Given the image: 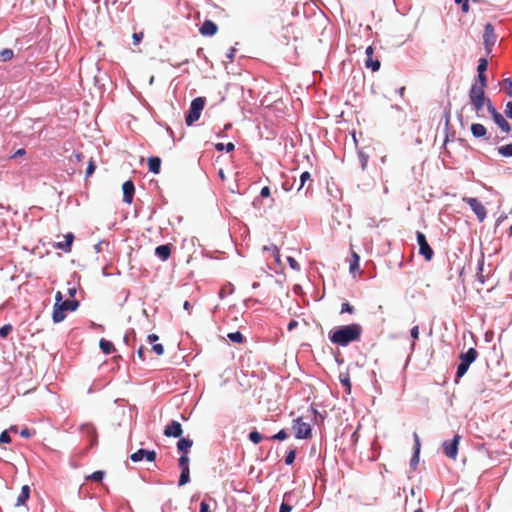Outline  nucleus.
Segmentation results:
<instances>
[{"label": "nucleus", "instance_id": "20e7f679", "mask_svg": "<svg viewBox=\"0 0 512 512\" xmlns=\"http://www.w3.org/2000/svg\"><path fill=\"white\" fill-rule=\"evenodd\" d=\"M469 99L475 111H481L486 101L485 89L482 87H477V84H473L469 91Z\"/></svg>", "mask_w": 512, "mask_h": 512}, {"label": "nucleus", "instance_id": "7c9ffc66", "mask_svg": "<svg viewBox=\"0 0 512 512\" xmlns=\"http://www.w3.org/2000/svg\"><path fill=\"white\" fill-rule=\"evenodd\" d=\"M502 88L508 96L512 97V80L510 78H505L502 81Z\"/></svg>", "mask_w": 512, "mask_h": 512}, {"label": "nucleus", "instance_id": "8fccbe9b", "mask_svg": "<svg viewBox=\"0 0 512 512\" xmlns=\"http://www.w3.org/2000/svg\"><path fill=\"white\" fill-rule=\"evenodd\" d=\"M413 437H414V440H415V457H417V455L419 454V451H420V438L418 436V434L415 432L413 434Z\"/></svg>", "mask_w": 512, "mask_h": 512}, {"label": "nucleus", "instance_id": "4468645a", "mask_svg": "<svg viewBox=\"0 0 512 512\" xmlns=\"http://www.w3.org/2000/svg\"><path fill=\"white\" fill-rule=\"evenodd\" d=\"M65 241L64 242H57L53 245L54 248L56 249H60L66 253H69L71 251V248H72V244H73V241L75 239L74 237V234L73 233H67L65 236Z\"/></svg>", "mask_w": 512, "mask_h": 512}, {"label": "nucleus", "instance_id": "cd10ccee", "mask_svg": "<svg viewBox=\"0 0 512 512\" xmlns=\"http://www.w3.org/2000/svg\"><path fill=\"white\" fill-rule=\"evenodd\" d=\"M104 471H95L93 472L92 474L88 475L85 477V479L87 481L91 480V481H96V482H101L104 478Z\"/></svg>", "mask_w": 512, "mask_h": 512}, {"label": "nucleus", "instance_id": "e433bc0d", "mask_svg": "<svg viewBox=\"0 0 512 512\" xmlns=\"http://www.w3.org/2000/svg\"><path fill=\"white\" fill-rule=\"evenodd\" d=\"M487 67H488L487 59L486 58H480L479 59V63H478V67H477L478 74H485V71L487 70Z\"/></svg>", "mask_w": 512, "mask_h": 512}, {"label": "nucleus", "instance_id": "6e6d98bb", "mask_svg": "<svg viewBox=\"0 0 512 512\" xmlns=\"http://www.w3.org/2000/svg\"><path fill=\"white\" fill-rule=\"evenodd\" d=\"M411 337L414 339V340H418L419 338V327L418 326H414L412 329H411Z\"/></svg>", "mask_w": 512, "mask_h": 512}, {"label": "nucleus", "instance_id": "5701e85b", "mask_svg": "<svg viewBox=\"0 0 512 512\" xmlns=\"http://www.w3.org/2000/svg\"><path fill=\"white\" fill-rule=\"evenodd\" d=\"M359 262H360V256L356 252L352 251L351 260L349 263L350 273L355 274L356 272L359 271V268H360Z\"/></svg>", "mask_w": 512, "mask_h": 512}, {"label": "nucleus", "instance_id": "bf43d9fd", "mask_svg": "<svg viewBox=\"0 0 512 512\" xmlns=\"http://www.w3.org/2000/svg\"><path fill=\"white\" fill-rule=\"evenodd\" d=\"M299 325V322L292 319L289 323H288V326H287V329L288 331H292L294 330L297 326Z\"/></svg>", "mask_w": 512, "mask_h": 512}, {"label": "nucleus", "instance_id": "2eb2a0df", "mask_svg": "<svg viewBox=\"0 0 512 512\" xmlns=\"http://www.w3.org/2000/svg\"><path fill=\"white\" fill-rule=\"evenodd\" d=\"M201 35L203 36H213L217 33L218 27L211 20H205L199 29Z\"/></svg>", "mask_w": 512, "mask_h": 512}, {"label": "nucleus", "instance_id": "a878e982", "mask_svg": "<svg viewBox=\"0 0 512 512\" xmlns=\"http://www.w3.org/2000/svg\"><path fill=\"white\" fill-rule=\"evenodd\" d=\"M228 339L234 343L242 344L245 341L243 334L239 331L228 333Z\"/></svg>", "mask_w": 512, "mask_h": 512}, {"label": "nucleus", "instance_id": "ddd939ff", "mask_svg": "<svg viewBox=\"0 0 512 512\" xmlns=\"http://www.w3.org/2000/svg\"><path fill=\"white\" fill-rule=\"evenodd\" d=\"M123 201L127 204H131L133 202L135 186L131 180H128L123 183Z\"/></svg>", "mask_w": 512, "mask_h": 512}, {"label": "nucleus", "instance_id": "393cba45", "mask_svg": "<svg viewBox=\"0 0 512 512\" xmlns=\"http://www.w3.org/2000/svg\"><path fill=\"white\" fill-rule=\"evenodd\" d=\"M100 349L104 354H111L115 351V347L111 341H108L106 339H101L99 342Z\"/></svg>", "mask_w": 512, "mask_h": 512}, {"label": "nucleus", "instance_id": "72a5a7b5", "mask_svg": "<svg viewBox=\"0 0 512 512\" xmlns=\"http://www.w3.org/2000/svg\"><path fill=\"white\" fill-rule=\"evenodd\" d=\"M215 148L217 151H223V150H226L227 152H231L234 150L235 148V145L232 143V142H229L227 144H223V143H217L215 145Z\"/></svg>", "mask_w": 512, "mask_h": 512}, {"label": "nucleus", "instance_id": "aec40b11", "mask_svg": "<svg viewBox=\"0 0 512 512\" xmlns=\"http://www.w3.org/2000/svg\"><path fill=\"white\" fill-rule=\"evenodd\" d=\"M149 171L154 174H159L161 170V159L156 156L148 158Z\"/></svg>", "mask_w": 512, "mask_h": 512}, {"label": "nucleus", "instance_id": "2f4dec72", "mask_svg": "<svg viewBox=\"0 0 512 512\" xmlns=\"http://www.w3.org/2000/svg\"><path fill=\"white\" fill-rule=\"evenodd\" d=\"M178 465H179V468L181 469V471L190 470L188 455H181V457L178 460Z\"/></svg>", "mask_w": 512, "mask_h": 512}, {"label": "nucleus", "instance_id": "09e8293b", "mask_svg": "<svg viewBox=\"0 0 512 512\" xmlns=\"http://www.w3.org/2000/svg\"><path fill=\"white\" fill-rule=\"evenodd\" d=\"M287 261L290 265V267L293 269V270H299L300 269V265L299 263L296 261V259H294L293 257H288L287 258Z\"/></svg>", "mask_w": 512, "mask_h": 512}, {"label": "nucleus", "instance_id": "a18cd8bd", "mask_svg": "<svg viewBox=\"0 0 512 512\" xmlns=\"http://www.w3.org/2000/svg\"><path fill=\"white\" fill-rule=\"evenodd\" d=\"M95 169H96V165H95L93 159H91L89 161L87 169H86V177H90L94 173Z\"/></svg>", "mask_w": 512, "mask_h": 512}, {"label": "nucleus", "instance_id": "9d476101", "mask_svg": "<svg viewBox=\"0 0 512 512\" xmlns=\"http://www.w3.org/2000/svg\"><path fill=\"white\" fill-rule=\"evenodd\" d=\"M146 459L149 462L155 461L156 459V452L153 450H146V449H139L135 453L130 455V459L133 462H139L143 459Z\"/></svg>", "mask_w": 512, "mask_h": 512}, {"label": "nucleus", "instance_id": "4c0bfd02", "mask_svg": "<svg viewBox=\"0 0 512 512\" xmlns=\"http://www.w3.org/2000/svg\"><path fill=\"white\" fill-rule=\"evenodd\" d=\"M249 439L254 444H258V443H260L262 441L263 437H262V435L258 431L255 430V431L250 432Z\"/></svg>", "mask_w": 512, "mask_h": 512}, {"label": "nucleus", "instance_id": "37998d69", "mask_svg": "<svg viewBox=\"0 0 512 512\" xmlns=\"http://www.w3.org/2000/svg\"><path fill=\"white\" fill-rule=\"evenodd\" d=\"M455 3L461 5V10L463 13H467L470 9L469 0H455Z\"/></svg>", "mask_w": 512, "mask_h": 512}, {"label": "nucleus", "instance_id": "0e129e2a", "mask_svg": "<svg viewBox=\"0 0 512 512\" xmlns=\"http://www.w3.org/2000/svg\"><path fill=\"white\" fill-rule=\"evenodd\" d=\"M25 154H26L25 149L20 148V149H18V150L14 153L13 157H14V158H16V157H21V156H24Z\"/></svg>", "mask_w": 512, "mask_h": 512}, {"label": "nucleus", "instance_id": "f257e3e1", "mask_svg": "<svg viewBox=\"0 0 512 512\" xmlns=\"http://www.w3.org/2000/svg\"><path fill=\"white\" fill-rule=\"evenodd\" d=\"M363 328L358 323L340 326L329 333V340L339 346H347L352 342L359 341Z\"/></svg>", "mask_w": 512, "mask_h": 512}, {"label": "nucleus", "instance_id": "49530a36", "mask_svg": "<svg viewBox=\"0 0 512 512\" xmlns=\"http://www.w3.org/2000/svg\"><path fill=\"white\" fill-rule=\"evenodd\" d=\"M483 262L479 264L478 266V272H477V280L481 283V284H484L485 283V278L483 276Z\"/></svg>", "mask_w": 512, "mask_h": 512}, {"label": "nucleus", "instance_id": "c756f323", "mask_svg": "<svg viewBox=\"0 0 512 512\" xmlns=\"http://www.w3.org/2000/svg\"><path fill=\"white\" fill-rule=\"evenodd\" d=\"M469 366L470 365L465 362H462V361L460 362V364L458 365V368H457V372H456V381L465 375Z\"/></svg>", "mask_w": 512, "mask_h": 512}, {"label": "nucleus", "instance_id": "f3484780", "mask_svg": "<svg viewBox=\"0 0 512 512\" xmlns=\"http://www.w3.org/2000/svg\"><path fill=\"white\" fill-rule=\"evenodd\" d=\"M493 120L505 134L511 131V125L501 113H495Z\"/></svg>", "mask_w": 512, "mask_h": 512}, {"label": "nucleus", "instance_id": "13d9d810", "mask_svg": "<svg viewBox=\"0 0 512 512\" xmlns=\"http://www.w3.org/2000/svg\"><path fill=\"white\" fill-rule=\"evenodd\" d=\"M292 506L286 503H282L279 512H291Z\"/></svg>", "mask_w": 512, "mask_h": 512}, {"label": "nucleus", "instance_id": "4be33fe9", "mask_svg": "<svg viewBox=\"0 0 512 512\" xmlns=\"http://www.w3.org/2000/svg\"><path fill=\"white\" fill-rule=\"evenodd\" d=\"M30 497V487L28 485H24L21 489L20 494L17 497L16 506H21L25 504V502Z\"/></svg>", "mask_w": 512, "mask_h": 512}, {"label": "nucleus", "instance_id": "bb28decb", "mask_svg": "<svg viewBox=\"0 0 512 512\" xmlns=\"http://www.w3.org/2000/svg\"><path fill=\"white\" fill-rule=\"evenodd\" d=\"M497 151L503 157H512V143L498 147Z\"/></svg>", "mask_w": 512, "mask_h": 512}, {"label": "nucleus", "instance_id": "39448f33", "mask_svg": "<svg viewBox=\"0 0 512 512\" xmlns=\"http://www.w3.org/2000/svg\"><path fill=\"white\" fill-rule=\"evenodd\" d=\"M292 429L297 439H308L311 437V426L309 423L304 422L301 417L293 421Z\"/></svg>", "mask_w": 512, "mask_h": 512}, {"label": "nucleus", "instance_id": "473e14b6", "mask_svg": "<svg viewBox=\"0 0 512 512\" xmlns=\"http://www.w3.org/2000/svg\"><path fill=\"white\" fill-rule=\"evenodd\" d=\"M308 181H312L311 174L308 171H305L300 175V185L298 187V191L302 190Z\"/></svg>", "mask_w": 512, "mask_h": 512}, {"label": "nucleus", "instance_id": "423d86ee", "mask_svg": "<svg viewBox=\"0 0 512 512\" xmlns=\"http://www.w3.org/2000/svg\"><path fill=\"white\" fill-rule=\"evenodd\" d=\"M484 47L487 54H490L493 46L497 41V35L494 30V26L491 23H486L483 34Z\"/></svg>", "mask_w": 512, "mask_h": 512}, {"label": "nucleus", "instance_id": "5fc2aeb1", "mask_svg": "<svg viewBox=\"0 0 512 512\" xmlns=\"http://www.w3.org/2000/svg\"><path fill=\"white\" fill-rule=\"evenodd\" d=\"M199 512H212L210 509V506L205 501H202L200 504V511Z\"/></svg>", "mask_w": 512, "mask_h": 512}, {"label": "nucleus", "instance_id": "680f3d73", "mask_svg": "<svg viewBox=\"0 0 512 512\" xmlns=\"http://www.w3.org/2000/svg\"><path fill=\"white\" fill-rule=\"evenodd\" d=\"M260 195L262 197H269L270 196V188L268 186H265L261 189Z\"/></svg>", "mask_w": 512, "mask_h": 512}, {"label": "nucleus", "instance_id": "603ef678", "mask_svg": "<svg viewBox=\"0 0 512 512\" xmlns=\"http://www.w3.org/2000/svg\"><path fill=\"white\" fill-rule=\"evenodd\" d=\"M34 434H35V432H34V431L32 432V431H31V430H29L28 428H24V429H22V430L20 431V435H21L22 437H24V438H30V437H31L32 435H34Z\"/></svg>", "mask_w": 512, "mask_h": 512}, {"label": "nucleus", "instance_id": "f03ea898", "mask_svg": "<svg viewBox=\"0 0 512 512\" xmlns=\"http://www.w3.org/2000/svg\"><path fill=\"white\" fill-rule=\"evenodd\" d=\"M79 306L77 300L67 299L58 305H54L52 319L55 323L63 321L66 317L65 311H75Z\"/></svg>", "mask_w": 512, "mask_h": 512}, {"label": "nucleus", "instance_id": "a19ab883", "mask_svg": "<svg viewBox=\"0 0 512 512\" xmlns=\"http://www.w3.org/2000/svg\"><path fill=\"white\" fill-rule=\"evenodd\" d=\"M287 438V433L285 430H280L278 433H276L275 435H273L270 439L271 440H279V441H283Z\"/></svg>", "mask_w": 512, "mask_h": 512}, {"label": "nucleus", "instance_id": "79ce46f5", "mask_svg": "<svg viewBox=\"0 0 512 512\" xmlns=\"http://www.w3.org/2000/svg\"><path fill=\"white\" fill-rule=\"evenodd\" d=\"M151 350L158 356L164 354V347L162 344H153Z\"/></svg>", "mask_w": 512, "mask_h": 512}, {"label": "nucleus", "instance_id": "dca6fc26", "mask_svg": "<svg viewBox=\"0 0 512 512\" xmlns=\"http://www.w3.org/2000/svg\"><path fill=\"white\" fill-rule=\"evenodd\" d=\"M171 249H172L171 244L160 245L155 248V254L162 261H166L171 255Z\"/></svg>", "mask_w": 512, "mask_h": 512}, {"label": "nucleus", "instance_id": "9b49d317", "mask_svg": "<svg viewBox=\"0 0 512 512\" xmlns=\"http://www.w3.org/2000/svg\"><path fill=\"white\" fill-rule=\"evenodd\" d=\"M183 433L182 425L178 421H171L164 429L163 434L166 437H181Z\"/></svg>", "mask_w": 512, "mask_h": 512}, {"label": "nucleus", "instance_id": "f704fd0d", "mask_svg": "<svg viewBox=\"0 0 512 512\" xmlns=\"http://www.w3.org/2000/svg\"><path fill=\"white\" fill-rule=\"evenodd\" d=\"M190 481V470H184L181 471L180 477H179V485L183 486L187 484Z\"/></svg>", "mask_w": 512, "mask_h": 512}, {"label": "nucleus", "instance_id": "412c9836", "mask_svg": "<svg viewBox=\"0 0 512 512\" xmlns=\"http://www.w3.org/2000/svg\"><path fill=\"white\" fill-rule=\"evenodd\" d=\"M82 431L87 433L90 437V445L93 446L97 443V431L93 425L86 424L81 427Z\"/></svg>", "mask_w": 512, "mask_h": 512}, {"label": "nucleus", "instance_id": "6ab92c4d", "mask_svg": "<svg viewBox=\"0 0 512 512\" xmlns=\"http://www.w3.org/2000/svg\"><path fill=\"white\" fill-rule=\"evenodd\" d=\"M193 445V441L188 438H181L177 442V449L182 452V455H188L190 448Z\"/></svg>", "mask_w": 512, "mask_h": 512}, {"label": "nucleus", "instance_id": "3c124183", "mask_svg": "<svg viewBox=\"0 0 512 512\" xmlns=\"http://www.w3.org/2000/svg\"><path fill=\"white\" fill-rule=\"evenodd\" d=\"M132 38H133V44L138 45L143 39V33L142 32L134 33Z\"/></svg>", "mask_w": 512, "mask_h": 512}, {"label": "nucleus", "instance_id": "4d7b16f0", "mask_svg": "<svg viewBox=\"0 0 512 512\" xmlns=\"http://www.w3.org/2000/svg\"><path fill=\"white\" fill-rule=\"evenodd\" d=\"M505 114L508 118L512 119V101L507 103Z\"/></svg>", "mask_w": 512, "mask_h": 512}, {"label": "nucleus", "instance_id": "ea45409f", "mask_svg": "<svg viewBox=\"0 0 512 512\" xmlns=\"http://www.w3.org/2000/svg\"><path fill=\"white\" fill-rule=\"evenodd\" d=\"M295 457H296V451H295L294 449H291V450L287 453V455H286V457H285V463H286L287 465H292V464L294 463V461H295Z\"/></svg>", "mask_w": 512, "mask_h": 512}, {"label": "nucleus", "instance_id": "b1692460", "mask_svg": "<svg viewBox=\"0 0 512 512\" xmlns=\"http://www.w3.org/2000/svg\"><path fill=\"white\" fill-rule=\"evenodd\" d=\"M471 132L474 137L480 138V137H484L486 135L487 129L485 128L484 125H482L480 123H473L471 125Z\"/></svg>", "mask_w": 512, "mask_h": 512}, {"label": "nucleus", "instance_id": "338daca9", "mask_svg": "<svg viewBox=\"0 0 512 512\" xmlns=\"http://www.w3.org/2000/svg\"><path fill=\"white\" fill-rule=\"evenodd\" d=\"M158 339H159V337H158V335H156V334H150V335H148V337H147V340H148L150 343H154V342H156Z\"/></svg>", "mask_w": 512, "mask_h": 512}, {"label": "nucleus", "instance_id": "1a4fd4ad", "mask_svg": "<svg viewBox=\"0 0 512 512\" xmlns=\"http://www.w3.org/2000/svg\"><path fill=\"white\" fill-rule=\"evenodd\" d=\"M460 441V436L455 435L453 440L445 441L443 443V452L444 454L451 459H455L458 453V444Z\"/></svg>", "mask_w": 512, "mask_h": 512}, {"label": "nucleus", "instance_id": "c9c22d12", "mask_svg": "<svg viewBox=\"0 0 512 512\" xmlns=\"http://www.w3.org/2000/svg\"><path fill=\"white\" fill-rule=\"evenodd\" d=\"M340 313L341 314H344V313L354 314L355 313V308L349 302H344L341 305Z\"/></svg>", "mask_w": 512, "mask_h": 512}, {"label": "nucleus", "instance_id": "774afa93", "mask_svg": "<svg viewBox=\"0 0 512 512\" xmlns=\"http://www.w3.org/2000/svg\"><path fill=\"white\" fill-rule=\"evenodd\" d=\"M236 52V49L235 48H230L229 50V53L227 54V57L230 59V60H233V57H234V53Z\"/></svg>", "mask_w": 512, "mask_h": 512}, {"label": "nucleus", "instance_id": "052dcab7", "mask_svg": "<svg viewBox=\"0 0 512 512\" xmlns=\"http://www.w3.org/2000/svg\"><path fill=\"white\" fill-rule=\"evenodd\" d=\"M65 300H63V295L60 291L56 292L55 294V304L54 305H58V303H62L64 302Z\"/></svg>", "mask_w": 512, "mask_h": 512}, {"label": "nucleus", "instance_id": "69168bd1", "mask_svg": "<svg viewBox=\"0 0 512 512\" xmlns=\"http://www.w3.org/2000/svg\"><path fill=\"white\" fill-rule=\"evenodd\" d=\"M76 292H77V290H76V288L74 286L73 287H69L68 291H67L69 297H71V298L75 297Z\"/></svg>", "mask_w": 512, "mask_h": 512}, {"label": "nucleus", "instance_id": "c03bdc74", "mask_svg": "<svg viewBox=\"0 0 512 512\" xmlns=\"http://www.w3.org/2000/svg\"><path fill=\"white\" fill-rule=\"evenodd\" d=\"M10 442H11V437H10L8 431H3L0 434V443L1 444H8Z\"/></svg>", "mask_w": 512, "mask_h": 512}, {"label": "nucleus", "instance_id": "c85d7f7f", "mask_svg": "<svg viewBox=\"0 0 512 512\" xmlns=\"http://www.w3.org/2000/svg\"><path fill=\"white\" fill-rule=\"evenodd\" d=\"M14 56V52L12 49L6 48L0 51V60L3 62H7L11 60Z\"/></svg>", "mask_w": 512, "mask_h": 512}, {"label": "nucleus", "instance_id": "e2e57ef3", "mask_svg": "<svg viewBox=\"0 0 512 512\" xmlns=\"http://www.w3.org/2000/svg\"><path fill=\"white\" fill-rule=\"evenodd\" d=\"M487 102H488V111L490 112V114L492 115V118H493L495 113H499V112L493 107V105L491 104V101L489 99L487 100Z\"/></svg>", "mask_w": 512, "mask_h": 512}, {"label": "nucleus", "instance_id": "a211bd4d", "mask_svg": "<svg viewBox=\"0 0 512 512\" xmlns=\"http://www.w3.org/2000/svg\"><path fill=\"white\" fill-rule=\"evenodd\" d=\"M477 357H478V351L475 348H470V349H468L467 352L461 353L459 355L460 361L465 362V363H467L469 365L472 362H474Z\"/></svg>", "mask_w": 512, "mask_h": 512}, {"label": "nucleus", "instance_id": "58836bf2", "mask_svg": "<svg viewBox=\"0 0 512 512\" xmlns=\"http://www.w3.org/2000/svg\"><path fill=\"white\" fill-rule=\"evenodd\" d=\"M12 330H13V327L11 324H5L4 326H2L0 328V337L6 338L11 333Z\"/></svg>", "mask_w": 512, "mask_h": 512}, {"label": "nucleus", "instance_id": "7ed1b4c3", "mask_svg": "<svg viewBox=\"0 0 512 512\" xmlns=\"http://www.w3.org/2000/svg\"><path fill=\"white\" fill-rule=\"evenodd\" d=\"M206 99L204 97H197L192 100L188 114L186 115L185 122L191 126L194 122L199 120L202 110L204 109Z\"/></svg>", "mask_w": 512, "mask_h": 512}, {"label": "nucleus", "instance_id": "6e6552de", "mask_svg": "<svg viewBox=\"0 0 512 512\" xmlns=\"http://www.w3.org/2000/svg\"><path fill=\"white\" fill-rule=\"evenodd\" d=\"M463 201L470 206L480 222L484 221L487 216V211L478 199L473 197H464Z\"/></svg>", "mask_w": 512, "mask_h": 512}, {"label": "nucleus", "instance_id": "0eeeda50", "mask_svg": "<svg viewBox=\"0 0 512 512\" xmlns=\"http://www.w3.org/2000/svg\"><path fill=\"white\" fill-rule=\"evenodd\" d=\"M416 238H417V243L419 245V253L425 258L426 261L432 260V258L434 256V251L430 247V245L426 239V236L422 232L417 231Z\"/></svg>", "mask_w": 512, "mask_h": 512}, {"label": "nucleus", "instance_id": "f8f14e48", "mask_svg": "<svg viewBox=\"0 0 512 512\" xmlns=\"http://www.w3.org/2000/svg\"><path fill=\"white\" fill-rule=\"evenodd\" d=\"M366 59L365 66L368 69H371L373 72L378 71L380 68V61L378 58H374V49L372 46L367 47L366 49Z\"/></svg>", "mask_w": 512, "mask_h": 512}, {"label": "nucleus", "instance_id": "de8ad7c7", "mask_svg": "<svg viewBox=\"0 0 512 512\" xmlns=\"http://www.w3.org/2000/svg\"><path fill=\"white\" fill-rule=\"evenodd\" d=\"M478 80L479 83L477 84V87L486 88L487 86V79L485 74H478Z\"/></svg>", "mask_w": 512, "mask_h": 512}, {"label": "nucleus", "instance_id": "864d4df0", "mask_svg": "<svg viewBox=\"0 0 512 512\" xmlns=\"http://www.w3.org/2000/svg\"><path fill=\"white\" fill-rule=\"evenodd\" d=\"M137 356L138 358L141 360V361H145L146 360V357H145V348L144 346H140L137 350Z\"/></svg>", "mask_w": 512, "mask_h": 512}]
</instances>
